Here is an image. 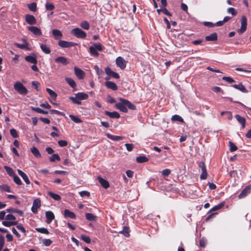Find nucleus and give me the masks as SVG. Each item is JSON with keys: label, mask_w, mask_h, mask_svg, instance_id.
Returning <instances> with one entry per match:
<instances>
[{"label": "nucleus", "mask_w": 251, "mask_h": 251, "mask_svg": "<svg viewBox=\"0 0 251 251\" xmlns=\"http://www.w3.org/2000/svg\"><path fill=\"white\" fill-rule=\"evenodd\" d=\"M56 63H60L63 65H66L69 63L67 59L63 56H59L55 59Z\"/></svg>", "instance_id": "nucleus-17"}, {"label": "nucleus", "mask_w": 251, "mask_h": 251, "mask_svg": "<svg viewBox=\"0 0 251 251\" xmlns=\"http://www.w3.org/2000/svg\"><path fill=\"white\" fill-rule=\"evenodd\" d=\"M106 135L108 138L113 141H120L124 138L123 136L113 135L109 133L106 134Z\"/></svg>", "instance_id": "nucleus-25"}, {"label": "nucleus", "mask_w": 251, "mask_h": 251, "mask_svg": "<svg viewBox=\"0 0 251 251\" xmlns=\"http://www.w3.org/2000/svg\"><path fill=\"white\" fill-rule=\"evenodd\" d=\"M31 109L33 111H35L39 113H42V114H48L49 113L48 111L43 110L39 107H31Z\"/></svg>", "instance_id": "nucleus-40"}, {"label": "nucleus", "mask_w": 251, "mask_h": 251, "mask_svg": "<svg viewBox=\"0 0 251 251\" xmlns=\"http://www.w3.org/2000/svg\"><path fill=\"white\" fill-rule=\"evenodd\" d=\"M227 13L231 14L233 16H235L237 14V12L235 9L233 7H229L227 10Z\"/></svg>", "instance_id": "nucleus-55"}, {"label": "nucleus", "mask_w": 251, "mask_h": 251, "mask_svg": "<svg viewBox=\"0 0 251 251\" xmlns=\"http://www.w3.org/2000/svg\"><path fill=\"white\" fill-rule=\"evenodd\" d=\"M162 13H163L164 14L171 17L172 16V14L171 12H170L165 7H164L162 8Z\"/></svg>", "instance_id": "nucleus-62"}, {"label": "nucleus", "mask_w": 251, "mask_h": 251, "mask_svg": "<svg viewBox=\"0 0 251 251\" xmlns=\"http://www.w3.org/2000/svg\"><path fill=\"white\" fill-rule=\"evenodd\" d=\"M47 92L50 95V97L53 100H55L57 96L56 93L50 88H46Z\"/></svg>", "instance_id": "nucleus-33"}, {"label": "nucleus", "mask_w": 251, "mask_h": 251, "mask_svg": "<svg viewBox=\"0 0 251 251\" xmlns=\"http://www.w3.org/2000/svg\"><path fill=\"white\" fill-rule=\"evenodd\" d=\"M229 151L231 152H233L236 151L237 150V147L232 142H229Z\"/></svg>", "instance_id": "nucleus-50"}, {"label": "nucleus", "mask_w": 251, "mask_h": 251, "mask_svg": "<svg viewBox=\"0 0 251 251\" xmlns=\"http://www.w3.org/2000/svg\"><path fill=\"white\" fill-rule=\"evenodd\" d=\"M241 27L237 30L239 34H242L247 30V18L245 16H242L241 19Z\"/></svg>", "instance_id": "nucleus-8"}, {"label": "nucleus", "mask_w": 251, "mask_h": 251, "mask_svg": "<svg viewBox=\"0 0 251 251\" xmlns=\"http://www.w3.org/2000/svg\"><path fill=\"white\" fill-rule=\"evenodd\" d=\"M136 160L138 163H144L148 161L149 159L146 156L143 155L137 157Z\"/></svg>", "instance_id": "nucleus-35"}, {"label": "nucleus", "mask_w": 251, "mask_h": 251, "mask_svg": "<svg viewBox=\"0 0 251 251\" xmlns=\"http://www.w3.org/2000/svg\"><path fill=\"white\" fill-rule=\"evenodd\" d=\"M10 133L11 135L14 138H17L18 137L17 131L14 128H12L10 130Z\"/></svg>", "instance_id": "nucleus-56"}, {"label": "nucleus", "mask_w": 251, "mask_h": 251, "mask_svg": "<svg viewBox=\"0 0 251 251\" xmlns=\"http://www.w3.org/2000/svg\"><path fill=\"white\" fill-rule=\"evenodd\" d=\"M75 73V75L79 79H82L84 76V72L81 70V69L78 68L76 67H75L74 68Z\"/></svg>", "instance_id": "nucleus-19"}, {"label": "nucleus", "mask_w": 251, "mask_h": 251, "mask_svg": "<svg viewBox=\"0 0 251 251\" xmlns=\"http://www.w3.org/2000/svg\"><path fill=\"white\" fill-rule=\"evenodd\" d=\"M40 84L38 81H33L32 82V86L34 87L38 91L40 90Z\"/></svg>", "instance_id": "nucleus-51"}, {"label": "nucleus", "mask_w": 251, "mask_h": 251, "mask_svg": "<svg viewBox=\"0 0 251 251\" xmlns=\"http://www.w3.org/2000/svg\"><path fill=\"white\" fill-rule=\"evenodd\" d=\"M195 192H196V191H195L193 189H182L181 192H179V194L180 195H182L186 198L195 199L196 195L195 194Z\"/></svg>", "instance_id": "nucleus-5"}, {"label": "nucleus", "mask_w": 251, "mask_h": 251, "mask_svg": "<svg viewBox=\"0 0 251 251\" xmlns=\"http://www.w3.org/2000/svg\"><path fill=\"white\" fill-rule=\"evenodd\" d=\"M88 94L83 92H78L75 94V97H70L69 99L75 104H81V100H85L88 98Z\"/></svg>", "instance_id": "nucleus-1"}, {"label": "nucleus", "mask_w": 251, "mask_h": 251, "mask_svg": "<svg viewBox=\"0 0 251 251\" xmlns=\"http://www.w3.org/2000/svg\"><path fill=\"white\" fill-rule=\"evenodd\" d=\"M105 72L107 75V76L105 77L106 80L109 79L111 77L116 79L120 78L119 75L112 71L109 67H107L105 68Z\"/></svg>", "instance_id": "nucleus-7"}, {"label": "nucleus", "mask_w": 251, "mask_h": 251, "mask_svg": "<svg viewBox=\"0 0 251 251\" xmlns=\"http://www.w3.org/2000/svg\"><path fill=\"white\" fill-rule=\"evenodd\" d=\"M80 26L85 30H88L90 28V25L86 21H82L80 24Z\"/></svg>", "instance_id": "nucleus-44"}, {"label": "nucleus", "mask_w": 251, "mask_h": 251, "mask_svg": "<svg viewBox=\"0 0 251 251\" xmlns=\"http://www.w3.org/2000/svg\"><path fill=\"white\" fill-rule=\"evenodd\" d=\"M71 33L77 38L84 39L86 37V33L80 29L76 27L72 30Z\"/></svg>", "instance_id": "nucleus-4"}, {"label": "nucleus", "mask_w": 251, "mask_h": 251, "mask_svg": "<svg viewBox=\"0 0 251 251\" xmlns=\"http://www.w3.org/2000/svg\"><path fill=\"white\" fill-rule=\"evenodd\" d=\"M171 170L169 169L163 170L161 172V174L163 176L166 177L168 176L171 174Z\"/></svg>", "instance_id": "nucleus-53"}, {"label": "nucleus", "mask_w": 251, "mask_h": 251, "mask_svg": "<svg viewBox=\"0 0 251 251\" xmlns=\"http://www.w3.org/2000/svg\"><path fill=\"white\" fill-rule=\"evenodd\" d=\"M116 64L117 67L121 70H124L126 65V61L121 56L118 57L116 59Z\"/></svg>", "instance_id": "nucleus-10"}, {"label": "nucleus", "mask_w": 251, "mask_h": 251, "mask_svg": "<svg viewBox=\"0 0 251 251\" xmlns=\"http://www.w3.org/2000/svg\"><path fill=\"white\" fill-rule=\"evenodd\" d=\"M25 43L24 44H21L19 43H14V46H15L16 47L22 49V50H28V44L25 42V40H24Z\"/></svg>", "instance_id": "nucleus-30"}, {"label": "nucleus", "mask_w": 251, "mask_h": 251, "mask_svg": "<svg viewBox=\"0 0 251 251\" xmlns=\"http://www.w3.org/2000/svg\"><path fill=\"white\" fill-rule=\"evenodd\" d=\"M125 101L126 102V103H125L124 104H126V108L127 107L129 109L133 110H134L136 109V107L135 105H134L133 104H132L130 101H129V100H125Z\"/></svg>", "instance_id": "nucleus-39"}, {"label": "nucleus", "mask_w": 251, "mask_h": 251, "mask_svg": "<svg viewBox=\"0 0 251 251\" xmlns=\"http://www.w3.org/2000/svg\"><path fill=\"white\" fill-rule=\"evenodd\" d=\"M231 86L236 89L240 90V91L243 93L248 92V90L246 89V88L242 83H240L239 84H234L231 85Z\"/></svg>", "instance_id": "nucleus-24"}, {"label": "nucleus", "mask_w": 251, "mask_h": 251, "mask_svg": "<svg viewBox=\"0 0 251 251\" xmlns=\"http://www.w3.org/2000/svg\"><path fill=\"white\" fill-rule=\"evenodd\" d=\"M58 144L61 147H66L68 145V142L66 140H59Z\"/></svg>", "instance_id": "nucleus-60"}, {"label": "nucleus", "mask_w": 251, "mask_h": 251, "mask_svg": "<svg viewBox=\"0 0 251 251\" xmlns=\"http://www.w3.org/2000/svg\"><path fill=\"white\" fill-rule=\"evenodd\" d=\"M70 118L75 123H80L82 122V121L77 117L74 116L73 115H70Z\"/></svg>", "instance_id": "nucleus-47"}, {"label": "nucleus", "mask_w": 251, "mask_h": 251, "mask_svg": "<svg viewBox=\"0 0 251 251\" xmlns=\"http://www.w3.org/2000/svg\"><path fill=\"white\" fill-rule=\"evenodd\" d=\"M45 7L47 10H52L54 9V5L50 2H47L45 4Z\"/></svg>", "instance_id": "nucleus-52"}, {"label": "nucleus", "mask_w": 251, "mask_h": 251, "mask_svg": "<svg viewBox=\"0 0 251 251\" xmlns=\"http://www.w3.org/2000/svg\"><path fill=\"white\" fill-rule=\"evenodd\" d=\"M66 81L72 87L74 88L76 86V83L74 79L70 77L65 78Z\"/></svg>", "instance_id": "nucleus-34"}, {"label": "nucleus", "mask_w": 251, "mask_h": 251, "mask_svg": "<svg viewBox=\"0 0 251 251\" xmlns=\"http://www.w3.org/2000/svg\"><path fill=\"white\" fill-rule=\"evenodd\" d=\"M77 44L72 42H68L64 40H59L58 41V45L61 48H70L75 46Z\"/></svg>", "instance_id": "nucleus-11"}, {"label": "nucleus", "mask_w": 251, "mask_h": 251, "mask_svg": "<svg viewBox=\"0 0 251 251\" xmlns=\"http://www.w3.org/2000/svg\"><path fill=\"white\" fill-rule=\"evenodd\" d=\"M49 160L50 162L60 161V157L58 154H53L49 158Z\"/></svg>", "instance_id": "nucleus-42"}, {"label": "nucleus", "mask_w": 251, "mask_h": 251, "mask_svg": "<svg viewBox=\"0 0 251 251\" xmlns=\"http://www.w3.org/2000/svg\"><path fill=\"white\" fill-rule=\"evenodd\" d=\"M250 193L249 189H243L242 192L238 196L239 199H242Z\"/></svg>", "instance_id": "nucleus-45"}, {"label": "nucleus", "mask_w": 251, "mask_h": 251, "mask_svg": "<svg viewBox=\"0 0 251 251\" xmlns=\"http://www.w3.org/2000/svg\"><path fill=\"white\" fill-rule=\"evenodd\" d=\"M16 227L18 229H19L22 232L24 233L25 235L26 230L22 224L18 225Z\"/></svg>", "instance_id": "nucleus-59"}, {"label": "nucleus", "mask_w": 251, "mask_h": 251, "mask_svg": "<svg viewBox=\"0 0 251 251\" xmlns=\"http://www.w3.org/2000/svg\"><path fill=\"white\" fill-rule=\"evenodd\" d=\"M48 194L54 200L59 201L61 199V197L57 194L51 192H49Z\"/></svg>", "instance_id": "nucleus-43"}, {"label": "nucleus", "mask_w": 251, "mask_h": 251, "mask_svg": "<svg viewBox=\"0 0 251 251\" xmlns=\"http://www.w3.org/2000/svg\"><path fill=\"white\" fill-rule=\"evenodd\" d=\"M46 217L47 218L46 223L50 224L54 219L55 216L52 212L51 211H48L46 212Z\"/></svg>", "instance_id": "nucleus-14"}, {"label": "nucleus", "mask_w": 251, "mask_h": 251, "mask_svg": "<svg viewBox=\"0 0 251 251\" xmlns=\"http://www.w3.org/2000/svg\"><path fill=\"white\" fill-rule=\"evenodd\" d=\"M98 180L104 188H108L109 187V183L106 179L99 176L98 177Z\"/></svg>", "instance_id": "nucleus-21"}, {"label": "nucleus", "mask_w": 251, "mask_h": 251, "mask_svg": "<svg viewBox=\"0 0 251 251\" xmlns=\"http://www.w3.org/2000/svg\"><path fill=\"white\" fill-rule=\"evenodd\" d=\"M119 233L124 235L126 237H128L129 234V228L128 226H124L122 230L119 231Z\"/></svg>", "instance_id": "nucleus-29"}, {"label": "nucleus", "mask_w": 251, "mask_h": 251, "mask_svg": "<svg viewBox=\"0 0 251 251\" xmlns=\"http://www.w3.org/2000/svg\"><path fill=\"white\" fill-rule=\"evenodd\" d=\"M27 7L32 12H35L37 10V4L36 2H32L27 4Z\"/></svg>", "instance_id": "nucleus-41"}, {"label": "nucleus", "mask_w": 251, "mask_h": 251, "mask_svg": "<svg viewBox=\"0 0 251 251\" xmlns=\"http://www.w3.org/2000/svg\"><path fill=\"white\" fill-rule=\"evenodd\" d=\"M102 50V45L100 43H94L92 46L89 47V52L92 56L98 57L99 55L98 51H101Z\"/></svg>", "instance_id": "nucleus-2"}, {"label": "nucleus", "mask_w": 251, "mask_h": 251, "mask_svg": "<svg viewBox=\"0 0 251 251\" xmlns=\"http://www.w3.org/2000/svg\"><path fill=\"white\" fill-rule=\"evenodd\" d=\"M14 88L20 95H25L28 93L27 89L19 81H17L14 84Z\"/></svg>", "instance_id": "nucleus-3"}, {"label": "nucleus", "mask_w": 251, "mask_h": 251, "mask_svg": "<svg viewBox=\"0 0 251 251\" xmlns=\"http://www.w3.org/2000/svg\"><path fill=\"white\" fill-rule=\"evenodd\" d=\"M105 86L113 91L118 90V86L116 84L112 81H106L105 83Z\"/></svg>", "instance_id": "nucleus-15"}, {"label": "nucleus", "mask_w": 251, "mask_h": 251, "mask_svg": "<svg viewBox=\"0 0 251 251\" xmlns=\"http://www.w3.org/2000/svg\"><path fill=\"white\" fill-rule=\"evenodd\" d=\"M35 230L41 233L45 234H49V232L48 230L45 228V227H40V228H36Z\"/></svg>", "instance_id": "nucleus-48"}, {"label": "nucleus", "mask_w": 251, "mask_h": 251, "mask_svg": "<svg viewBox=\"0 0 251 251\" xmlns=\"http://www.w3.org/2000/svg\"><path fill=\"white\" fill-rule=\"evenodd\" d=\"M218 36L216 33L214 32L211 34L209 36L205 37V40L207 41H215L217 40Z\"/></svg>", "instance_id": "nucleus-27"}, {"label": "nucleus", "mask_w": 251, "mask_h": 251, "mask_svg": "<svg viewBox=\"0 0 251 251\" xmlns=\"http://www.w3.org/2000/svg\"><path fill=\"white\" fill-rule=\"evenodd\" d=\"M64 216L65 218H70L73 219H76L75 214L68 209H65L64 210Z\"/></svg>", "instance_id": "nucleus-20"}, {"label": "nucleus", "mask_w": 251, "mask_h": 251, "mask_svg": "<svg viewBox=\"0 0 251 251\" xmlns=\"http://www.w3.org/2000/svg\"><path fill=\"white\" fill-rule=\"evenodd\" d=\"M104 114L111 118L118 119L120 117V114L116 111L109 112L108 111H105Z\"/></svg>", "instance_id": "nucleus-16"}, {"label": "nucleus", "mask_w": 251, "mask_h": 251, "mask_svg": "<svg viewBox=\"0 0 251 251\" xmlns=\"http://www.w3.org/2000/svg\"><path fill=\"white\" fill-rule=\"evenodd\" d=\"M14 181L17 184H21L22 183V181L20 178L16 175L13 176Z\"/></svg>", "instance_id": "nucleus-64"}, {"label": "nucleus", "mask_w": 251, "mask_h": 251, "mask_svg": "<svg viewBox=\"0 0 251 251\" xmlns=\"http://www.w3.org/2000/svg\"><path fill=\"white\" fill-rule=\"evenodd\" d=\"M33 206L39 208L41 206V201L39 199L34 200L33 202Z\"/></svg>", "instance_id": "nucleus-49"}, {"label": "nucleus", "mask_w": 251, "mask_h": 251, "mask_svg": "<svg viewBox=\"0 0 251 251\" xmlns=\"http://www.w3.org/2000/svg\"><path fill=\"white\" fill-rule=\"evenodd\" d=\"M235 118L237 120V121L241 125L242 127L244 128L246 126V119L243 117H241L240 115L238 114H236L235 115Z\"/></svg>", "instance_id": "nucleus-18"}, {"label": "nucleus", "mask_w": 251, "mask_h": 251, "mask_svg": "<svg viewBox=\"0 0 251 251\" xmlns=\"http://www.w3.org/2000/svg\"><path fill=\"white\" fill-rule=\"evenodd\" d=\"M85 217L87 220L90 221H96L97 219V216L91 213H86Z\"/></svg>", "instance_id": "nucleus-31"}, {"label": "nucleus", "mask_w": 251, "mask_h": 251, "mask_svg": "<svg viewBox=\"0 0 251 251\" xmlns=\"http://www.w3.org/2000/svg\"><path fill=\"white\" fill-rule=\"evenodd\" d=\"M81 239L87 244H89L91 242V239L88 236L85 235H81Z\"/></svg>", "instance_id": "nucleus-54"}, {"label": "nucleus", "mask_w": 251, "mask_h": 251, "mask_svg": "<svg viewBox=\"0 0 251 251\" xmlns=\"http://www.w3.org/2000/svg\"><path fill=\"white\" fill-rule=\"evenodd\" d=\"M172 121H178L181 123H184V121L183 119L178 115H175L172 117Z\"/></svg>", "instance_id": "nucleus-38"}, {"label": "nucleus", "mask_w": 251, "mask_h": 251, "mask_svg": "<svg viewBox=\"0 0 251 251\" xmlns=\"http://www.w3.org/2000/svg\"><path fill=\"white\" fill-rule=\"evenodd\" d=\"M27 28L30 31L35 35L40 36L42 35L41 29L36 26H28Z\"/></svg>", "instance_id": "nucleus-13"}, {"label": "nucleus", "mask_w": 251, "mask_h": 251, "mask_svg": "<svg viewBox=\"0 0 251 251\" xmlns=\"http://www.w3.org/2000/svg\"><path fill=\"white\" fill-rule=\"evenodd\" d=\"M40 48L42 51L46 54H49L51 52L50 48L46 44H41Z\"/></svg>", "instance_id": "nucleus-32"}, {"label": "nucleus", "mask_w": 251, "mask_h": 251, "mask_svg": "<svg viewBox=\"0 0 251 251\" xmlns=\"http://www.w3.org/2000/svg\"><path fill=\"white\" fill-rule=\"evenodd\" d=\"M31 152L37 158L41 157V154L38 150V149L35 147H33L30 149Z\"/></svg>", "instance_id": "nucleus-28"}, {"label": "nucleus", "mask_w": 251, "mask_h": 251, "mask_svg": "<svg viewBox=\"0 0 251 251\" xmlns=\"http://www.w3.org/2000/svg\"><path fill=\"white\" fill-rule=\"evenodd\" d=\"M18 223L17 221H3L2 225L6 227H10L12 226L16 225Z\"/></svg>", "instance_id": "nucleus-36"}, {"label": "nucleus", "mask_w": 251, "mask_h": 251, "mask_svg": "<svg viewBox=\"0 0 251 251\" xmlns=\"http://www.w3.org/2000/svg\"><path fill=\"white\" fill-rule=\"evenodd\" d=\"M18 173L22 177L23 180L27 184H29L30 183V181L28 178L27 176L24 172H23L21 170L18 169Z\"/></svg>", "instance_id": "nucleus-22"}, {"label": "nucleus", "mask_w": 251, "mask_h": 251, "mask_svg": "<svg viewBox=\"0 0 251 251\" xmlns=\"http://www.w3.org/2000/svg\"><path fill=\"white\" fill-rule=\"evenodd\" d=\"M198 166L199 168H201L202 172L200 176L201 179H205L207 177V172L204 162L203 161L199 162Z\"/></svg>", "instance_id": "nucleus-9"}, {"label": "nucleus", "mask_w": 251, "mask_h": 251, "mask_svg": "<svg viewBox=\"0 0 251 251\" xmlns=\"http://www.w3.org/2000/svg\"><path fill=\"white\" fill-rule=\"evenodd\" d=\"M222 79L223 80H226L229 83L235 82L234 80L232 78L229 76H224Z\"/></svg>", "instance_id": "nucleus-61"}, {"label": "nucleus", "mask_w": 251, "mask_h": 251, "mask_svg": "<svg viewBox=\"0 0 251 251\" xmlns=\"http://www.w3.org/2000/svg\"><path fill=\"white\" fill-rule=\"evenodd\" d=\"M6 210H7V212H10V213H18V214H19L21 216H23V214H24L22 210H20V209H15V208H10L7 209Z\"/></svg>", "instance_id": "nucleus-37"}, {"label": "nucleus", "mask_w": 251, "mask_h": 251, "mask_svg": "<svg viewBox=\"0 0 251 251\" xmlns=\"http://www.w3.org/2000/svg\"><path fill=\"white\" fill-rule=\"evenodd\" d=\"M52 34L54 38L56 40L61 38L63 36L62 32L58 29H53L52 30Z\"/></svg>", "instance_id": "nucleus-23"}, {"label": "nucleus", "mask_w": 251, "mask_h": 251, "mask_svg": "<svg viewBox=\"0 0 251 251\" xmlns=\"http://www.w3.org/2000/svg\"><path fill=\"white\" fill-rule=\"evenodd\" d=\"M4 169H5L7 173L10 176H14L15 175V173L13 170L8 166H4Z\"/></svg>", "instance_id": "nucleus-46"}, {"label": "nucleus", "mask_w": 251, "mask_h": 251, "mask_svg": "<svg viewBox=\"0 0 251 251\" xmlns=\"http://www.w3.org/2000/svg\"><path fill=\"white\" fill-rule=\"evenodd\" d=\"M125 146L128 151H132L133 149V145L132 144L126 143L125 144Z\"/></svg>", "instance_id": "nucleus-63"}, {"label": "nucleus", "mask_w": 251, "mask_h": 251, "mask_svg": "<svg viewBox=\"0 0 251 251\" xmlns=\"http://www.w3.org/2000/svg\"><path fill=\"white\" fill-rule=\"evenodd\" d=\"M119 100H120V102L117 103L115 104L116 108L123 112L127 113L128 112V110L127 108L126 107V104H124L125 103H126V102L125 101V100H126V99L120 98H119Z\"/></svg>", "instance_id": "nucleus-6"}, {"label": "nucleus", "mask_w": 251, "mask_h": 251, "mask_svg": "<svg viewBox=\"0 0 251 251\" xmlns=\"http://www.w3.org/2000/svg\"><path fill=\"white\" fill-rule=\"evenodd\" d=\"M25 60L26 61L34 64H36L37 63V60L36 56L27 55L25 57Z\"/></svg>", "instance_id": "nucleus-26"}, {"label": "nucleus", "mask_w": 251, "mask_h": 251, "mask_svg": "<svg viewBox=\"0 0 251 251\" xmlns=\"http://www.w3.org/2000/svg\"><path fill=\"white\" fill-rule=\"evenodd\" d=\"M25 22L29 25H35L36 24V20L35 17L32 15L27 14L25 16Z\"/></svg>", "instance_id": "nucleus-12"}, {"label": "nucleus", "mask_w": 251, "mask_h": 251, "mask_svg": "<svg viewBox=\"0 0 251 251\" xmlns=\"http://www.w3.org/2000/svg\"><path fill=\"white\" fill-rule=\"evenodd\" d=\"M52 241L49 239H45L43 240V243L46 246H49L52 243Z\"/></svg>", "instance_id": "nucleus-57"}, {"label": "nucleus", "mask_w": 251, "mask_h": 251, "mask_svg": "<svg viewBox=\"0 0 251 251\" xmlns=\"http://www.w3.org/2000/svg\"><path fill=\"white\" fill-rule=\"evenodd\" d=\"M207 241L205 239L202 238L200 240V245L201 247L204 248L206 245Z\"/></svg>", "instance_id": "nucleus-58"}]
</instances>
